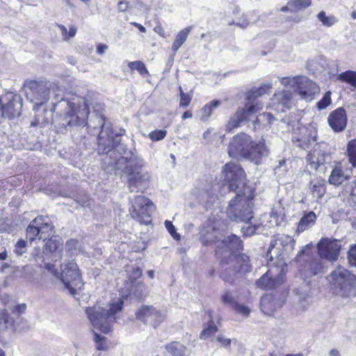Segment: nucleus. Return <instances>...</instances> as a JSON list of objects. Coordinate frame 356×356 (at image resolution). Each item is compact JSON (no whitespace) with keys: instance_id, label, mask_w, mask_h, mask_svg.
<instances>
[{"instance_id":"obj_1","label":"nucleus","mask_w":356,"mask_h":356,"mask_svg":"<svg viewBox=\"0 0 356 356\" xmlns=\"http://www.w3.org/2000/svg\"><path fill=\"white\" fill-rule=\"evenodd\" d=\"M102 110L101 104L94 107L95 119L90 120L88 128L100 129L97 137V152L106 154L103 159L104 170L111 175H127L131 192L143 188L149 179L148 174L142 171L143 160L137 155L134 149L129 150L125 145L120 143L119 136L125 131L114 134L111 124L106 122Z\"/></svg>"},{"instance_id":"obj_2","label":"nucleus","mask_w":356,"mask_h":356,"mask_svg":"<svg viewBox=\"0 0 356 356\" xmlns=\"http://www.w3.org/2000/svg\"><path fill=\"white\" fill-rule=\"evenodd\" d=\"M222 172L229 190L236 193L229 202L227 216L237 222L250 221L253 218L252 192L246 186L245 171L238 164L231 162L224 165Z\"/></svg>"},{"instance_id":"obj_3","label":"nucleus","mask_w":356,"mask_h":356,"mask_svg":"<svg viewBox=\"0 0 356 356\" xmlns=\"http://www.w3.org/2000/svg\"><path fill=\"white\" fill-rule=\"evenodd\" d=\"M228 153L232 158H244L258 165L268 156V149L264 140L254 142L250 136L241 133L232 138Z\"/></svg>"},{"instance_id":"obj_4","label":"nucleus","mask_w":356,"mask_h":356,"mask_svg":"<svg viewBox=\"0 0 356 356\" xmlns=\"http://www.w3.org/2000/svg\"><path fill=\"white\" fill-rule=\"evenodd\" d=\"M27 99L34 103L33 110H38L52 96V109H56L58 100L63 97V90L56 83L46 81H26L24 84Z\"/></svg>"},{"instance_id":"obj_5","label":"nucleus","mask_w":356,"mask_h":356,"mask_svg":"<svg viewBox=\"0 0 356 356\" xmlns=\"http://www.w3.org/2000/svg\"><path fill=\"white\" fill-rule=\"evenodd\" d=\"M272 88L271 83H267L258 88H253L247 93V102L243 108H239L230 118L227 128L229 131L238 127L244 121L250 120V117L260 110L263 106L257 98L266 93Z\"/></svg>"},{"instance_id":"obj_6","label":"nucleus","mask_w":356,"mask_h":356,"mask_svg":"<svg viewBox=\"0 0 356 356\" xmlns=\"http://www.w3.org/2000/svg\"><path fill=\"white\" fill-rule=\"evenodd\" d=\"M220 266L222 268L220 275V278L232 285L241 282L244 276L252 270L250 258L245 254L234 259H227L225 257L220 261Z\"/></svg>"},{"instance_id":"obj_7","label":"nucleus","mask_w":356,"mask_h":356,"mask_svg":"<svg viewBox=\"0 0 356 356\" xmlns=\"http://www.w3.org/2000/svg\"><path fill=\"white\" fill-rule=\"evenodd\" d=\"M327 279L332 293L343 298L356 297V275L342 266L333 270Z\"/></svg>"},{"instance_id":"obj_8","label":"nucleus","mask_w":356,"mask_h":356,"mask_svg":"<svg viewBox=\"0 0 356 356\" xmlns=\"http://www.w3.org/2000/svg\"><path fill=\"white\" fill-rule=\"evenodd\" d=\"M123 301L119 299L110 305L109 309L100 307H88L86 313L93 327L102 332L108 333L112 324L115 322V314L122 310Z\"/></svg>"},{"instance_id":"obj_9","label":"nucleus","mask_w":356,"mask_h":356,"mask_svg":"<svg viewBox=\"0 0 356 356\" xmlns=\"http://www.w3.org/2000/svg\"><path fill=\"white\" fill-rule=\"evenodd\" d=\"M58 105L65 108L63 115L60 117L58 128L67 130L68 127H85L90 124L87 122L89 114V108L86 103L78 107L74 103L66 100L63 97L58 100Z\"/></svg>"},{"instance_id":"obj_10","label":"nucleus","mask_w":356,"mask_h":356,"mask_svg":"<svg viewBox=\"0 0 356 356\" xmlns=\"http://www.w3.org/2000/svg\"><path fill=\"white\" fill-rule=\"evenodd\" d=\"M60 280L70 294H76L81 289L83 282L77 264L73 261L60 265Z\"/></svg>"},{"instance_id":"obj_11","label":"nucleus","mask_w":356,"mask_h":356,"mask_svg":"<svg viewBox=\"0 0 356 356\" xmlns=\"http://www.w3.org/2000/svg\"><path fill=\"white\" fill-rule=\"evenodd\" d=\"M299 272L304 280L323 273V265L321 259L305 254V250L300 251L296 257Z\"/></svg>"},{"instance_id":"obj_12","label":"nucleus","mask_w":356,"mask_h":356,"mask_svg":"<svg viewBox=\"0 0 356 356\" xmlns=\"http://www.w3.org/2000/svg\"><path fill=\"white\" fill-rule=\"evenodd\" d=\"M130 213L133 218L140 224L149 225L152 222V215L154 211L152 202L143 195L136 197Z\"/></svg>"},{"instance_id":"obj_13","label":"nucleus","mask_w":356,"mask_h":356,"mask_svg":"<svg viewBox=\"0 0 356 356\" xmlns=\"http://www.w3.org/2000/svg\"><path fill=\"white\" fill-rule=\"evenodd\" d=\"M22 99L17 94L8 93L0 97V124L3 118L12 119L21 114Z\"/></svg>"},{"instance_id":"obj_14","label":"nucleus","mask_w":356,"mask_h":356,"mask_svg":"<svg viewBox=\"0 0 356 356\" xmlns=\"http://www.w3.org/2000/svg\"><path fill=\"white\" fill-rule=\"evenodd\" d=\"M243 247V241L240 237L236 234H230L216 243V255L222 259L225 257L227 259L236 258L238 256H234V254L242 250Z\"/></svg>"},{"instance_id":"obj_15","label":"nucleus","mask_w":356,"mask_h":356,"mask_svg":"<svg viewBox=\"0 0 356 356\" xmlns=\"http://www.w3.org/2000/svg\"><path fill=\"white\" fill-rule=\"evenodd\" d=\"M284 266L280 270L278 268H273L265 273L256 281V286L264 290H270L278 287L284 282Z\"/></svg>"},{"instance_id":"obj_16","label":"nucleus","mask_w":356,"mask_h":356,"mask_svg":"<svg viewBox=\"0 0 356 356\" xmlns=\"http://www.w3.org/2000/svg\"><path fill=\"white\" fill-rule=\"evenodd\" d=\"M341 248V241L332 238H322L317 243L319 257L330 261L337 260Z\"/></svg>"},{"instance_id":"obj_17","label":"nucleus","mask_w":356,"mask_h":356,"mask_svg":"<svg viewBox=\"0 0 356 356\" xmlns=\"http://www.w3.org/2000/svg\"><path fill=\"white\" fill-rule=\"evenodd\" d=\"M136 318L156 328L165 320V316L152 306L143 305L136 312Z\"/></svg>"},{"instance_id":"obj_18","label":"nucleus","mask_w":356,"mask_h":356,"mask_svg":"<svg viewBox=\"0 0 356 356\" xmlns=\"http://www.w3.org/2000/svg\"><path fill=\"white\" fill-rule=\"evenodd\" d=\"M286 302L284 294L268 293L261 297L260 307L262 312L267 315H273L274 312L281 308Z\"/></svg>"},{"instance_id":"obj_19","label":"nucleus","mask_w":356,"mask_h":356,"mask_svg":"<svg viewBox=\"0 0 356 356\" xmlns=\"http://www.w3.org/2000/svg\"><path fill=\"white\" fill-rule=\"evenodd\" d=\"M347 115L343 107H339L332 111L327 118V122L334 132L343 131L347 125Z\"/></svg>"},{"instance_id":"obj_20","label":"nucleus","mask_w":356,"mask_h":356,"mask_svg":"<svg viewBox=\"0 0 356 356\" xmlns=\"http://www.w3.org/2000/svg\"><path fill=\"white\" fill-rule=\"evenodd\" d=\"M297 89L300 97L306 101L312 100L314 95L319 92V88L316 83L305 76H302Z\"/></svg>"},{"instance_id":"obj_21","label":"nucleus","mask_w":356,"mask_h":356,"mask_svg":"<svg viewBox=\"0 0 356 356\" xmlns=\"http://www.w3.org/2000/svg\"><path fill=\"white\" fill-rule=\"evenodd\" d=\"M56 109L51 108V111H48L47 108L45 107H40L39 109L34 110L36 112V114L33 118V120L31 122V127H44L48 124L52 118L51 112L55 111Z\"/></svg>"},{"instance_id":"obj_22","label":"nucleus","mask_w":356,"mask_h":356,"mask_svg":"<svg viewBox=\"0 0 356 356\" xmlns=\"http://www.w3.org/2000/svg\"><path fill=\"white\" fill-rule=\"evenodd\" d=\"M292 98V93L289 90H280L277 91L272 98L273 104H277V106H281L282 111H284V108H289V104Z\"/></svg>"},{"instance_id":"obj_23","label":"nucleus","mask_w":356,"mask_h":356,"mask_svg":"<svg viewBox=\"0 0 356 356\" xmlns=\"http://www.w3.org/2000/svg\"><path fill=\"white\" fill-rule=\"evenodd\" d=\"M62 247V244L56 238H49L44 245L43 252L46 255L51 254V260L56 261L57 258L60 257V248Z\"/></svg>"},{"instance_id":"obj_24","label":"nucleus","mask_w":356,"mask_h":356,"mask_svg":"<svg viewBox=\"0 0 356 356\" xmlns=\"http://www.w3.org/2000/svg\"><path fill=\"white\" fill-rule=\"evenodd\" d=\"M316 220V216L314 211L305 213L300 220L298 225V232H303L312 227Z\"/></svg>"},{"instance_id":"obj_25","label":"nucleus","mask_w":356,"mask_h":356,"mask_svg":"<svg viewBox=\"0 0 356 356\" xmlns=\"http://www.w3.org/2000/svg\"><path fill=\"white\" fill-rule=\"evenodd\" d=\"M40 218H35L31 222L26 228V239L31 243L36 240H42L40 238V229L38 228V223H40Z\"/></svg>"},{"instance_id":"obj_26","label":"nucleus","mask_w":356,"mask_h":356,"mask_svg":"<svg viewBox=\"0 0 356 356\" xmlns=\"http://www.w3.org/2000/svg\"><path fill=\"white\" fill-rule=\"evenodd\" d=\"M325 181L321 179H313L310 181L309 189L314 197L321 198L325 193Z\"/></svg>"},{"instance_id":"obj_27","label":"nucleus","mask_w":356,"mask_h":356,"mask_svg":"<svg viewBox=\"0 0 356 356\" xmlns=\"http://www.w3.org/2000/svg\"><path fill=\"white\" fill-rule=\"evenodd\" d=\"M165 349L173 356H188L187 348L178 341H172L167 344Z\"/></svg>"},{"instance_id":"obj_28","label":"nucleus","mask_w":356,"mask_h":356,"mask_svg":"<svg viewBox=\"0 0 356 356\" xmlns=\"http://www.w3.org/2000/svg\"><path fill=\"white\" fill-rule=\"evenodd\" d=\"M349 178L350 175H346L341 168H334L330 175L329 183L334 186H339Z\"/></svg>"},{"instance_id":"obj_29","label":"nucleus","mask_w":356,"mask_h":356,"mask_svg":"<svg viewBox=\"0 0 356 356\" xmlns=\"http://www.w3.org/2000/svg\"><path fill=\"white\" fill-rule=\"evenodd\" d=\"M35 218L40 219V223H38V226L40 229V238H42V240L44 241L47 237L51 234L49 232H51L53 225L47 217L40 216Z\"/></svg>"},{"instance_id":"obj_30","label":"nucleus","mask_w":356,"mask_h":356,"mask_svg":"<svg viewBox=\"0 0 356 356\" xmlns=\"http://www.w3.org/2000/svg\"><path fill=\"white\" fill-rule=\"evenodd\" d=\"M208 315L210 320L200 333V337L202 339H207L210 338L218 330L217 325L215 324L213 320L211 311L208 312Z\"/></svg>"},{"instance_id":"obj_31","label":"nucleus","mask_w":356,"mask_h":356,"mask_svg":"<svg viewBox=\"0 0 356 356\" xmlns=\"http://www.w3.org/2000/svg\"><path fill=\"white\" fill-rule=\"evenodd\" d=\"M191 27H186L181 31H180L175 37V39L172 45V50L174 52H176L181 46L185 42L186 40L188 35L191 31Z\"/></svg>"},{"instance_id":"obj_32","label":"nucleus","mask_w":356,"mask_h":356,"mask_svg":"<svg viewBox=\"0 0 356 356\" xmlns=\"http://www.w3.org/2000/svg\"><path fill=\"white\" fill-rule=\"evenodd\" d=\"M221 104V102L218 99H214L205 104L201 110V120H207L209 118L213 113V111L216 110Z\"/></svg>"},{"instance_id":"obj_33","label":"nucleus","mask_w":356,"mask_h":356,"mask_svg":"<svg viewBox=\"0 0 356 356\" xmlns=\"http://www.w3.org/2000/svg\"><path fill=\"white\" fill-rule=\"evenodd\" d=\"M337 80L349 84L353 88H356V72L353 70H347L341 72L337 76Z\"/></svg>"},{"instance_id":"obj_34","label":"nucleus","mask_w":356,"mask_h":356,"mask_svg":"<svg viewBox=\"0 0 356 356\" xmlns=\"http://www.w3.org/2000/svg\"><path fill=\"white\" fill-rule=\"evenodd\" d=\"M296 296L298 301L300 305L302 310H305L309 304V299L310 298V295L307 291V287L305 289L301 288L297 289Z\"/></svg>"},{"instance_id":"obj_35","label":"nucleus","mask_w":356,"mask_h":356,"mask_svg":"<svg viewBox=\"0 0 356 356\" xmlns=\"http://www.w3.org/2000/svg\"><path fill=\"white\" fill-rule=\"evenodd\" d=\"M241 228V232L245 236H252L253 234H259L261 232V225L259 224L252 225L249 221L245 222Z\"/></svg>"},{"instance_id":"obj_36","label":"nucleus","mask_w":356,"mask_h":356,"mask_svg":"<svg viewBox=\"0 0 356 356\" xmlns=\"http://www.w3.org/2000/svg\"><path fill=\"white\" fill-rule=\"evenodd\" d=\"M348 159L353 167L356 168V139L350 140L347 144Z\"/></svg>"},{"instance_id":"obj_37","label":"nucleus","mask_w":356,"mask_h":356,"mask_svg":"<svg viewBox=\"0 0 356 356\" xmlns=\"http://www.w3.org/2000/svg\"><path fill=\"white\" fill-rule=\"evenodd\" d=\"M220 300L222 304L229 306L232 308L237 302L236 298L234 296L233 291L230 290L225 291L220 296Z\"/></svg>"},{"instance_id":"obj_38","label":"nucleus","mask_w":356,"mask_h":356,"mask_svg":"<svg viewBox=\"0 0 356 356\" xmlns=\"http://www.w3.org/2000/svg\"><path fill=\"white\" fill-rule=\"evenodd\" d=\"M126 271L127 273L128 279L131 283H134L136 280H138L142 275L143 272L141 268L136 265L127 266Z\"/></svg>"},{"instance_id":"obj_39","label":"nucleus","mask_w":356,"mask_h":356,"mask_svg":"<svg viewBox=\"0 0 356 356\" xmlns=\"http://www.w3.org/2000/svg\"><path fill=\"white\" fill-rule=\"evenodd\" d=\"M318 19L322 23V24L327 27H330L337 22V19L334 15L327 16L325 12L321 11L317 15Z\"/></svg>"},{"instance_id":"obj_40","label":"nucleus","mask_w":356,"mask_h":356,"mask_svg":"<svg viewBox=\"0 0 356 356\" xmlns=\"http://www.w3.org/2000/svg\"><path fill=\"white\" fill-rule=\"evenodd\" d=\"M312 0H291L289 5L292 7L293 12L300 10L310 6Z\"/></svg>"},{"instance_id":"obj_41","label":"nucleus","mask_w":356,"mask_h":356,"mask_svg":"<svg viewBox=\"0 0 356 356\" xmlns=\"http://www.w3.org/2000/svg\"><path fill=\"white\" fill-rule=\"evenodd\" d=\"M128 66L131 70H137L142 76L149 75L148 70H147L145 64L141 61L130 62L129 63Z\"/></svg>"},{"instance_id":"obj_42","label":"nucleus","mask_w":356,"mask_h":356,"mask_svg":"<svg viewBox=\"0 0 356 356\" xmlns=\"http://www.w3.org/2000/svg\"><path fill=\"white\" fill-rule=\"evenodd\" d=\"M302 76H294V77H283L280 79V83L284 86H290L291 88H297L298 83L300 81Z\"/></svg>"},{"instance_id":"obj_43","label":"nucleus","mask_w":356,"mask_h":356,"mask_svg":"<svg viewBox=\"0 0 356 356\" xmlns=\"http://www.w3.org/2000/svg\"><path fill=\"white\" fill-rule=\"evenodd\" d=\"M332 102L331 92H326L320 101L316 103V107L318 110H323L327 108Z\"/></svg>"},{"instance_id":"obj_44","label":"nucleus","mask_w":356,"mask_h":356,"mask_svg":"<svg viewBox=\"0 0 356 356\" xmlns=\"http://www.w3.org/2000/svg\"><path fill=\"white\" fill-rule=\"evenodd\" d=\"M94 341L96 344V348L98 350H105L106 349V338L104 336L99 334L98 333L93 332Z\"/></svg>"},{"instance_id":"obj_45","label":"nucleus","mask_w":356,"mask_h":356,"mask_svg":"<svg viewBox=\"0 0 356 356\" xmlns=\"http://www.w3.org/2000/svg\"><path fill=\"white\" fill-rule=\"evenodd\" d=\"M167 135V131L164 129H155L149 134V138L153 141H159L163 140Z\"/></svg>"},{"instance_id":"obj_46","label":"nucleus","mask_w":356,"mask_h":356,"mask_svg":"<svg viewBox=\"0 0 356 356\" xmlns=\"http://www.w3.org/2000/svg\"><path fill=\"white\" fill-rule=\"evenodd\" d=\"M347 258L350 266H356V243L350 245Z\"/></svg>"},{"instance_id":"obj_47","label":"nucleus","mask_w":356,"mask_h":356,"mask_svg":"<svg viewBox=\"0 0 356 356\" xmlns=\"http://www.w3.org/2000/svg\"><path fill=\"white\" fill-rule=\"evenodd\" d=\"M216 191V189L215 188V186H211L209 188L207 186L202 188L200 195L202 196V200L206 199L209 201V199L212 198L215 195Z\"/></svg>"},{"instance_id":"obj_48","label":"nucleus","mask_w":356,"mask_h":356,"mask_svg":"<svg viewBox=\"0 0 356 356\" xmlns=\"http://www.w3.org/2000/svg\"><path fill=\"white\" fill-rule=\"evenodd\" d=\"M27 243L23 239H19L15 245L14 252L17 255H22L26 251Z\"/></svg>"},{"instance_id":"obj_49","label":"nucleus","mask_w":356,"mask_h":356,"mask_svg":"<svg viewBox=\"0 0 356 356\" xmlns=\"http://www.w3.org/2000/svg\"><path fill=\"white\" fill-rule=\"evenodd\" d=\"M292 141L295 143H298V146L302 149H305L307 147L308 144L310 143L311 140L309 138H306L305 136H292Z\"/></svg>"},{"instance_id":"obj_50","label":"nucleus","mask_w":356,"mask_h":356,"mask_svg":"<svg viewBox=\"0 0 356 356\" xmlns=\"http://www.w3.org/2000/svg\"><path fill=\"white\" fill-rule=\"evenodd\" d=\"M165 227L170 234L175 238V240L180 239V234L176 232V229L171 221L165 220Z\"/></svg>"},{"instance_id":"obj_51","label":"nucleus","mask_w":356,"mask_h":356,"mask_svg":"<svg viewBox=\"0 0 356 356\" xmlns=\"http://www.w3.org/2000/svg\"><path fill=\"white\" fill-rule=\"evenodd\" d=\"M232 309L236 312L237 313L243 315V316H248L250 314V309L248 307L236 303V305L232 307Z\"/></svg>"},{"instance_id":"obj_52","label":"nucleus","mask_w":356,"mask_h":356,"mask_svg":"<svg viewBox=\"0 0 356 356\" xmlns=\"http://www.w3.org/2000/svg\"><path fill=\"white\" fill-rule=\"evenodd\" d=\"M26 309V305L25 303L18 304L15 305L12 308V314L19 316L21 314H24Z\"/></svg>"},{"instance_id":"obj_53","label":"nucleus","mask_w":356,"mask_h":356,"mask_svg":"<svg viewBox=\"0 0 356 356\" xmlns=\"http://www.w3.org/2000/svg\"><path fill=\"white\" fill-rule=\"evenodd\" d=\"M191 99L192 95L190 94H182V95L180 97L179 107H187L190 104Z\"/></svg>"},{"instance_id":"obj_54","label":"nucleus","mask_w":356,"mask_h":356,"mask_svg":"<svg viewBox=\"0 0 356 356\" xmlns=\"http://www.w3.org/2000/svg\"><path fill=\"white\" fill-rule=\"evenodd\" d=\"M259 118L263 120H266L269 124H273L275 120H277L271 113H263L259 115Z\"/></svg>"},{"instance_id":"obj_55","label":"nucleus","mask_w":356,"mask_h":356,"mask_svg":"<svg viewBox=\"0 0 356 356\" xmlns=\"http://www.w3.org/2000/svg\"><path fill=\"white\" fill-rule=\"evenodd\" d=\"M217 341L222 345V346L227 348L230 347L232 340L225 338L222 334H219L217 337Z\"/></svg>"},{"instance_id":"obj_56","label":"nucleus","mask_w":356,"mask_h":356,"mask_svg":"<svg viewBox=\"0 0 356 356\" xmlns=\"http://www.w3.org/2000/svg\"><path fill=\"white\" fill-rule=\"evenodd\" d=\"M316 154L318 155V153L317 149L315 148L314 149L313 152L309 154V156H312V159H313L312 163H316L318 165L323 164V161H324V159L323 158L318 156L316 158V160H314Z\"/></svg>"},{"instance_id":"obj_57","label":"nucleus","mask_w":356,"mask_h":356,"mask_svg":"<svg viewBox=\"0 0 356 356\" xmlns=\"http://www.w3.org/2000/svg\"><path fill=\"white\" fill-rule=\"evenodd\" d=\"M129 3L127 1H120L118 4V9L120 12H125L128 10Z\"/></svg>"},{"instance_id":"obj_58","label":"nucleus","mask_w":356,"mask_h":356,"mask_svg":"<svg viewBox=\"0 0 356 356\" xmlns=\"http://www.w3.org/2000/svg\"><path fill=\"white\" fill-rule=\"evenodd\" d=\"M77 245H78L77 240L71 239V240L67 241L65 246H66V248L69 251H71L74 248L76 249V247L77 246Z\"/></svg>"},{"instance_id":"obj_59","label":"nucleus","mask_w":356,"mask_h":356,"mask_svg":"<svg viewBox=\"0 0 356 356\" xmlns=\"http://www.w3.org/2000/svg\"><path fill=\"white\" fill-rule=\"evenodd\" d=\"M108 48V47L106 44L99 43L97 45V52L99 54H103Z\"/></svg>"},{"instance_id":"obj_60","label":"nucleus","mask_w":356,"mask_h":356,"mask_svg":"<svg viewBox=\"0 0 356 356\" xmlns=\"http://www.w3.org/2000/svg\"><path fill=\"white\" fill-rule=\"evenodd\" d=\"M58 26L63 36L64 40H67V28L62 24H58Z\"/></svg>"},{"instance_id":"obj_61","label":"nucleus","mask_w":356,"mask_h":356,"mask_svg":"<svg viewBox=\"0 0 356 356\" xmlns=\"http://www.w3.org/2000/svg\"><path fill=\"white\" fill-rule=\"evenodd\" d=\"M244 19L241 21L240 19L238 21H237L236 22V25H238V26L241 27V28H246L248 24H249V22L247 19V18L245 17H243Z\"/></svg>"},{"instance_id":"obj_62","label":"nucleus","mask_w":356,"mask_h":356,"mask_svg":"<svg viewBox=\"0 0 356 356\" xmlns=\"http://www.w3.org/2000/svg\"><path fill=\"white\" fill-rule=\"evenodd\" d=\"M7 257L6 248L0 245V260H5Z\"/></svg>"},{"instance_id":"obj_63","label":"nucleus","mask_w":356,"mask_h":356,"mask_svg":"<svg viewBox=\"0 0 356 356\" xmlns=\"http://www.w3.org/2000/svg\"><path fill=\"white\" fill-rule=\"evenodd\" d=\"M76 33V29L74 26L70 27L69 32H67V40L75 36Z\"/></svg>"},{"instance_id":"obj_64","label":"nucleus","mask_w":356,"mask_h":356,"mask_svg":"<svg viewBox=\"0 0 356 356\" xmlns=\"http://www.w3.org/2000/svg\"><path fill=\"white\" fill-rule=\"evenodd\" d=\"M280 10L282 12H291V13H293V10L292 9V7L289 5V1L287 3V6H283Z\"/></svg>"}]
</instances>
